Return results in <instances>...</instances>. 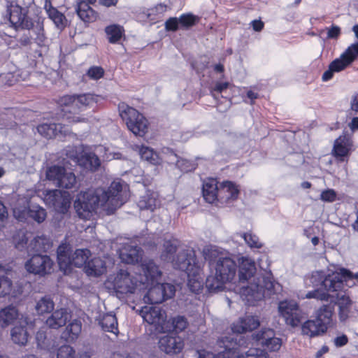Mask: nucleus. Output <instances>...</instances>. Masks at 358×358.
Segmentation results:
<instances>
[{"instance_id": "f257e3e1", "label": "nucleus", "mask_w": 358, "mask_h": 358, "mask_svg": "<svg viewBox=\"0 0 358 358\" xmlns=\"http://www.w3.org/2000/svg\"><path fill=\"white\" fill-rule=\"evenodd\" d=\"M128 199L126 187L120 181H113L107 189L98 188L80 193L74 202L78 215L89 219L96 208L101 207L108 215L113 214Z\"/></svg>"}, {"instance_id": "f03ea898", "label": "nucleus", "mask_w": 358, "mask_h": 358, "mask_svg": "<svg viewBox=\"0 0 358 358\" xmlns=\"http://www.w3.org/2000/svg\"><path fill=\"white\" fill-rule=\"evenodd\" d=\"M255 262L248 257L238 259V283L235 292L238 293L243 300L252 304L259 301L265 295L275 292V285L270 273H256Z\"/></svg>"}, {"instance_id": "7ed1b4c3", "label": "nucleus", "mask_w": 358, "mask_h": 358, "mask_svg": "<svg viewBox=\"0 0 358 358\" xmlns=\"http://www.w3.org/2000/svg\"><path fill=\"white\" fill-rule=\"evenodd\" d=\"M249 343L243 336H231L228 343L224 339L217 341V353L206 350L193 352L197 358H268V353L259 348H250L248 350Z\"/></svg>"}, {"instance_id": "20e7f679", "label": "nucleus", "mask_w": 358, "mask_h": 358, "mask_svg": "<svg viewBox=\"0 0 358 358\" xmlns=\"http://www.w3.org/2000/svg\"><path fill=\"white\" fill-rule=\"evenodd\" d=\"M208 252L210 264L215 268V273L206 278V286L210 292H217L223 289L224 284L231 282L234 279L236 264L231 258L213 248L208 250Z\"/></svg>"}, {"instance_id": "39448f33", "label": "nucleus", "mask_w": 358, "mask_h": 358, "mask_svg": "<svg viewBox=\"0 0 358 358\" xmlns=\"http://www.w3.org/2000/svg\"><path fill=\"white\" fill-rule=\"evenodd\" d=\"M187 277V286L194 293H199L203 287V276L200 264L197 262L192 248L182 249L180 252V271Z\"/></svg>"}, {"instance_id": "423d86ee", "label": "nucleus", "mask_w": 358, "mask_h": 358, "mask_svg": "<svg viewBox=\"0 0 358 358\" xmlns=\"http://www.w3.org/2000/svg\"><path fill=\"white\" fill-rule=\"evenodd\" d=\"M140 315L145 322L153 325L158 332L169 331L179 324V317L166 320V313L159 307L144 306L140 310Z\"/></svg>"}, {"instance_id": "0eeeda50", "label": "nucleus", "mask_w": 358, "mask_h": 358, "mask_svg": "<svg viewBox=\"0 0 358 358\" xmlns=\"http://www.w3.org/2000/svg\"><path fill=\"white\" fill-rule=\"evenodd\" d=\"M119 113L129 131L135 136H143L148 131V122L146 118L135 108L125 103L118 106Z\"/></svg>"}, {"instance_id": "6e6552de", "label": "nucleus", "mask_w": 358, "mask_h": 358, "mask_svg": "<svg viewBox=\"0 0 358 358\" xmlns=\"http://www.w3.org/2000/svg\"><path fill=\"white\" fill-rule=\"evenodd\" d=\"M90 255L87 249H78L71 254V248L67 245H59L57 249L58 264L62 269H66L71 266H83Z\"/></svg>"}, {"instance_id": "1a4fd4ad", "label": "nucleus", "mask_w": 358, "mask_h": 358, "mask_svg": "<svg viewBox=\"0 0 358 358\" xmlns=\"http://www.w3.org/2000/svg\"><path fill=\"white\" fill-rule=\"evenodd\" d=\"M306 287L316 288L322 285L328 292H336L341 290L340 275L336 272L324 275L322 271H314L304 279Z\"/></svg>"}, {"instance_id": "9d476101", "label": "nucleus", "mask_w": 358, "mask_h": 358, "mask_svg": "<svg viewBox=\"0 0 358 358\" xmlns=\"http://www.w3.org/2000/svg\"><path fill=\"white\" fill-rule=\"evenodd\" d=\"M46 178L59 188L67 189L78 188L75 174L61 166L55 165L48 168Z\"/></svg>"}, {"instance_id": "9b49d317", "label": "nucleus", "mask_w": 358, "mask_h": 358, "mask_svg": "<svg viewBox=\"0 0 358 358\" xmlns=\"http://www.w3.org/2000/svg\"><path fill=\"white\" fill-rule=\"evenodd\" d=\"M111 283L113 288L120 294L134 293L138 287L144 282L138 280L135 277L123 269H120L114 277H110L108 280Z\"/></svg>"}, {"instance_id": "f8f14e48", "label": "nucleus", "mask_w": 358, "mask_h": 358, "mask_svg": "<svg viewBox=\"0 0 358 358\" xmlns=\"http://www.w3.org/2000/svg\"><path fill=\"white\" fill-rule=\"evenodd\" d=\"M26 8L20 6L16 3L8 2L6 6V16L15 29H30L33 27V22L27 15Z\"/></svg>"}, {"instance_id": "ddd939ff", "label": "nucleus", "mask_w": 358, "mask_h": 358, "mask_svg": "<svg viewBox=\"0 0 358 358\" xmlns=\"http://www.w3.org/2000/svg\"><path fill=\"white\" fill-rule=\"evenodd\" d=\"M30 255L31 257L24 264L27 272L41 276L50 273L53 262L49 256L37 253Z\"/></svg>"}, {"instance_id": "4468645a", "label": "nucleus", "mask_w": 358, "mask_h": 358, "mask_svg": "<svg viewBox=\"0 0 358 358\" xmlns=\"http://www.w3.org/2000/svg\"><path fill=\"white\" fill-rule=\"evenodd\" d=\"M353 150L354 142L352 136L345 134L334 141L331 154L338 162H348Z\"/></svg>"}, {"instance_id": "2eb2a0df", "label": "nucleus", "mask_w": 358, "mask_h": 358, "mask_svg": "<svg viewBox=\"0 0 358 358\" xmlns=\"http://www.w3.org/2000/svg\"><path fill=\"white\" fill-rule=\"evenodd\" d=\"M175 287L171 284L157 283L150 288L144 296L143 300L148 303H160L167 299L171 298L175 294Z\"/></svg>"}, {"instance_id": "dca6fc26", "label": "nucleus", "mask_w": 358, "mask_h": 358, "mask_svg": "<svg viewBox=\"0 0 358 358\" xmlns=\"http://www.w3.org/2000/svg\"><path fill=\"white\" fill-rule=\"evenodd\" d=\"M278 310L286 324L292 327L297 326L303 317L302 311L297 303L293 300L280 301L278 305Z\"/></svg>"}, {"instance_id": "f3484780", "label": "nucleus", "mask_w": 358, "mask_h": 358, "mask_svg": "<svg viewBox=\"0 0 358 358\" xmlns=\"http://www.w3.org/2000/svg\"><path fill=\"white\" fill-rule=\"evenodd\" d=\"M252 339L270 352H277L282 346V340L275 335L271 329H262L252 335Z\"/></svg>"}, {"instance_id": "a211bd4d", "label": "nucleus", "mask_w": 358, "mask_h": 358, "mask_svg": "<svg viewBox=\"0 0 358 358\" xmlns=\"http://www.w3.org/2000/svg\"><path fill=\"white\" fill-rule=\"evenodd\" d=\"M45 201L60 213H66L71 203L69 195L59 189L48 191L45 196Z\"/></svg>"}, {"instance_id": "6ab92c4d", "label": "nucleus", "mask_w": 358, "mask_h": 358, "mask_svg": "<svg viewBox=\"0 0 358 358\" xmlns=\"http://www.w3.org/2000/svg\"><path fill=\"white\" fill-rule=\"evenodd\" d=\"M260 325V322L257 317L246 315L239 319V320L234 323L231 327L233 334L229 336H222L219 339H224L225 344L228 343L231 336H234L236 338L237 336H242L241 334L245 331H251L257 329Z\"/></svg>"}, {"instance_id": "aec40b11", "label": "nucleus", "mask_w": 358, "mask_h": 358, "mask_svg": "<svg viewBox=\"0 0 358 358\" xmlns=\"http://www.w3.org/2000/svg\"><path fill=\"white\" fill-rule=\"evenodd\" d=\"M66 155L79 166L92 171H96L101 164L99 157L92 152H85L79 156L73 148H69Z\"/></svg>"}, {"instance_id": "412c9836", "label": "nucleus", "mask_w": 358, "mask_h": 358, "mask_svg": "<svg viewBox=\"0 0 358 358\" xmlns=\"http://www.w3.org/2000/svg\"><path fill=\"white\" fill-rule=\"evenodd\" d=\"M122 262L126 264L138 263L142 259L143 250L136 244L128 241L122 244L118 250Z\"/></svg>"}, {"instance_id": "4be33fe9", "label": "nucleus", "mask_w": 358, "mask_h": 358, "mask_svg": "<svg viewBox=\"0 0 358 358\" xmlns=\"http://www.w3.org/2000/svg\"><path fill=\"white\" fill-rule=\"evenodd\" d=\"M24 320L15 306L8 305L0 310V327L6 328L10 325H15Z\"/></svg>"}, {"instance_id": "5701e85b", "label": "nucleus", "mask_w": 358, "mask_h": 358, "mask_svg": "<svg viewBox=\"0 0 358 358\" xmlns=\"http://www.w3.org/2000/svg\"><path fill=\"white\" fill-rule=\"evenodd\" d=\"M71 318V314L68 309L61 308L52 311V314L47 318L45 323L49 328L58 329L65 326Z\"/></svg>"}, {"instance_id": "b1692460", "label": "nucleus", "mask_w": 358, "mask_h": 358, "mask_svg": "<svg viewBox=\"0 0 358 358\" xmlns=\"http://www.w3.org/2000/svg\"><path fill=\"white\" fill-rule=\"evenodd\" d=\"M177 328L166 331L167 334L160 338L159 341V347L161 350L165 352L166 354L176 353L178 347V332ZM166 333V331L164 332Z\"/></svg>"}, {"instance_id": "393cba45", "label": "nucleus", "mask_w": 358, "mask_h": 358, "mask_svg": "<svg viewBox=\"0 0 358 358\" xmlns=\"http://www.w3.org/2000/svg\"><path fill=\"white\" fill-rule=\"evenodd\" d=\"M336 292L334 300L331 303H335L338 306L339 318L341 321H345L352 314V303L350 298L342 292Z\"/></svg>"}, {"instance_id": "a878e982", "label": "nucleus", "mask_w": 358, "mask_h": 358, "mask_svg": "<svg viewBox=\"0 0 358 358\" xmlns=\"http://www.w3.org/2000/svg\"><path fill=\"white\" fill-rule=\"evenodd\" d=\"M239 194L238 187L231 181H224L220 184L219 201L222 203H229L236 200Z\"/></svg>"}, {"instance_id": "bb28decb", "label": "nucleus", "mask_w": 358, "mask_h": 358, "mask_svg": "<svg viewBox=\"0 0 358 358\" xmlns=\"http://www.w3.org/2000/svg\"><path fill=\"white\" fill-rule=\"evenodd\" d=\"M203 196L209 203L219 201L220 185L215 178H208L203 183Z\"/></svg>"}, {"instance_id": "cd10ccee", "label": "nucleus", "mask_w": 358, "mask_h": 358, "mask_svg": "<svg viewBox=\"0 0 358 358\" xmlns=\"http://www.w3.org/2000/svg\"><path fill=\"white\" fill-rule=\"evenodd\" d=\"M14 215L20 221H23L26 215H28L38 223L43 222L47 215L45 210L37 205H31L27 210H24L21 213H18L17 210H14Z\"/></svg>"}, {"instance_id": "c85d7f7f", "label": "nucleus", "mask_w": 358, "mask_h": 358, "mask_svg": "<svg viewBox=\"0 0 358 358\" xmlns=\"http://www.w3.org/2000/svg\"><path fill=\"white\" fill-rule=\"evenodd\" d=\"M27 324V317H24V320L20 321L12 328L10 337L14 343L22 346L27 343L29 338V334L26 329Z\"/></svg>"}, {"instance_id": "c756f323", "label": "nucleus", "mask_w": 358, "mask_h": 358, "mask_svg": "<svg viewBox=\"0 0 358 358\" xmlns=\"http://www.w3.org/2000/svg\"><path fill=\"white\" fill-rule=\"evenodd\" d=\"M51 247L50 239L44 235L32 237L27 247V253H38L45 252Z\"/></svg>"}, {"instance_id": "7c9ffc66", "label": "nucleus", "mask_w": 358, "mask_h": 358, "mask_svg": "<svg viewBox=\"0 0 358 358\" xmlns=\"http://www.w3.org/2000/svg\"><path fill=\"white\" fill-rule=\"evenodd\" d=\"M106 262L99 257L89 261L85 266V271L87 275L99 276L106 271Z\"/></svg>"}, {"instance_id": "2f4dec72", "label": "nucleus", "mask_w": 358, "mask_h": 358, "mask_svg": "<svg viewBox=\"0 0 358 358\" xmlns=\"http://www.w3.org/2000/svg\"><path fill=\"white\" fill-rule=\"evenodd\" d=\"M63 129H64V127L61 124L55 123H43L37 127L38 132L47 138H52L59 133L66 134V130H63Z\"/></svg>"}, {"instance_id": "473e14b6", "label": "nucleus", "mask_w": 358, "mask_h": 358, "mask_svg": "<svg viewBox=\"0 0 358 358\" xmlns=\"http://www.w3.org/2000/svg\"><path fill=\"white\" fill-rule=\"evenodd\" d=\"M325 327L317 318L309 320L302 325V332L310 337L323 334L327 331Z\"/></svg>"}, {"instance_id": "72a5a7b5", "label": "nucleus", "mask_w": 358, "mask_h": 358, "mask_svg": "<svg viewBox=\"0 0 358 358\" xmlns=\"http://www.w3.org/2000/svg\"><path fill=\"white\" fill-rule=\"evenodd\" d=\"M99 324L105 331L113 333L115 336L119 334L117 320L114 314L103 315L99 320Z\"/></svg>"}, {"instance_id": "f704fd0d", "label": "nucleus", "mask_w": 358, "mask_h": 358, "mask_svg": "<svg viewBox=\"0 0 358 358\" xmlns=\"http://www.w3.org/2000/svg\"><path fill=\"white\" fill-rule=\"evenodd\" d=\"M76 10L79 17L84 22H93L96 19V13L85 1L78 2Z\"/></svg>"}, {"instance_id": "c9c22d12", "label": "nucleus", "mask_w": 358, "mask_h": 358, "mask_svg": "<svg viewBox=\"0 0 358 358\" xmlns=\"http://www.w3.org/2000/svg\"><path fill=\"white\" fill-rule=\"evenodd\" d=\"M155 192H148L145 195L141 197L138 202V206L141 210H149L153 211L159 206V201L157 199Z\"/></svg>"}, {"instance_id": "e433bc0d", "label": "nucleus", "mask_w": 358, "mask_h": 358, "mask_svg": "<svg viewBox=\"0 0 358 358\" xmlns=\"http://www.w3.org/2000/svg\"><path fill=\"white\" fill-rule=\"evenodd\" d=\"M82 330V324L79 320H74L66 327L62 334V337L68 342L76 341Z\"/></svg>"}, {"instance_id": "4c0bfd02", "label": "nucleus", "mask_w": 358, "mask_h": 358, "mask_svg": "<svg viewBox=\"0 0 358 358\" xmlns=\"http://www.w3.org/2000/svg\"><path fill=\"white\" fill-rule=\"evenodd\" d=\"M96 102V97L91 94L76 95L74 113L85 110Z\"/></svg>"}, {"instance_id": "58836bf2", "label": "nucleus", "mask_w": 358, "mask_h": 358, "mask_svg": "<svg viewBox=\"0 0 358 358\" xmlns=\"http://www.w3.org/2000/svg\"><path fill=\"white\" fill-rule=\"evenodd\" d=\"M55 303L48 296L41 297L36 300L35 310L38 315L50 313L54 310Z\"/></svg>"}, {"instance_id": "ea45409f", "label": "nucleus", "mask_w": 358, "mask_h": 358, "mask_svg": "<svg viewBox=\"0 0 358 358\" xmlns=\"http://www.w3.org/2000/svg\"><path fill=\"white\" fill-rule=\"evenodd\" d=\"M334 310V306L324 305L317 311L316 318L327 328L331 322Z\"/></svg>"}, {"instance_id": "a19ab883", "label": "nucleus", "mask_w": 358, "mask_h": 358, "mask_svg": "<svg viewBox=\"0 0 358 358\" xmlns=\"http://www.w3.org/2000/svg\"><path fill=\"white\" fill-rule=\"evenodd\" d=\"M336 273L340 275V281L341 282V290L343 289L344 284L351 287L355 285L356 281H358V272L353 273L348 269L340 268Z\"/></svg>"}, {"instance_id": "79ce46f5", "label": "nucleus", "mask_w": 358, "mask_h": 358, "mask_svg": "<svg viewBox=\"0 0 358 358\" xmlns=\"http://www.w3.org/2000/svg\"><path fill=\"white\" fill-rule=\"evenodd\" d=\"M32 234L27 231H20L13 237V243L15 248L19 250H27L28 241H31Z\"/></svg>"}, {"instance_id": "37998d69", "label": "nucleus", "mask_w": 358, "mask_h": 358, "mask_svg": "<svg viewBox=\"0 0 358 358\" xmlns=\"http://www.w3.org/2000/svg\"><path fill=\"white\" fill-rule=\"evenodd\" d=\"M57 358H76V350L69 345H62L57 351ZM78 358H91L90 355L84 352L80 354Z\"/></svg>"}, {"instance_id": "c03bdc74", "label": "nucleus", "mask_w": 358, "mask_h": 358, "mask_svg": "<svg viewBox=\"0 0 358 358\" xmlns=\"http://www.w3.org/2000/svg\"><path fill=\"white\" fill-rule=\"evenodd\" d=\"M36 340L38 346L44 350H50L55 347L51 341L47 338V329L45 328L40 329L36 335Z\"/></svg>"}, {"instance_id": "a18cd8bd", "label": "nucleus", "mask_w": 358, "mask_h": 358, "mask_svg": "<svg viewBox=\"0 0 358 358\" xmlns=\"http://www.w3.org/2000/svg\"><path fill=\"white\" fill-rule=\"evenodd\" d=\"M141 268L148 281L152 280L159 274L158 267L152 260L144 261Z\"/></svg>"}, {"instance_id": "49530a36", "label": "nucleus", "mask_w": 358, "mask_h": 358, "mask_svg": "<svg viewBox=\"0 0 358 358\" xmlns=\"http://www.w3.org/2000/svg\"><path fill=\"white\" fill-rule=\"evenodd\" d=\"M105 31L108 36L109 42L115 43L122 38L124 30L121 26L113 24L108 26Z\"/></svg>"}, {"instance_id": "de8ad7c7", "label": "nucleus", "mask_w": 358, "mask_h": 358, "mask_svg": "<svg viewBox=\"0 0 358 358\" xmlns=\"http://www.w3.org/2000/svg\"><path fill=\"white\" fill-rule=\"evenodd\" d=\"M303 299H316L320 301H330L332 302L334 300L331 299V298H334V294H329L324 292L321 291L320 289L316 288L313 291H310L306 294L304 296H302Z\"/></svg>"}, {"instance_id": "09e8293b", "label": "nucleus", "mask_w": 358, "mask_h": 358, "mask_svg": "<svg viewBox=\"0 0 358 358\" xmlns=\"http://www.w3.org/2000/svg\"><path fill=\"white\" fill-rule=\"evenodd\" d=\"M351 64V59L347 57L345 52H343L340 57L334 59L329 65L334 69V71L340 72Z\"/></svg>"}, {"instance_id": "8fccbe9b", "label": "nucleus", "mask_w": 358, "mask_h": 358, "mask_svg": "<svg viewBox=\"0 0 358 358\" xmlns=\"http://www.w3.org/2000/svg\"><path fill=\"white\" fill-rule=\"evenodd\" d=\"M199 21V17L197 15L188 13L180 15V29H187L195 24Z\"/></svg>"}, {"instance_id": "3c124183", "label": "nucleus", "mask_w": 358, "mask_h": 358, "mask_svg": "<svg viewBox=\"0 0 358 358\" xmlns=\"http://www.w3.org/2000/svg\"><path fill=\"white\" fill-rule=\"evenodd\" d=\"M47 12L50 19L52 20V21L57 27H64L66 17L62 13L59 12L57 9L52 8L51 6H50V8L47 9Z\"/></svg>"}, {"instance_id": "603ef678", "label": "nucleus", "mask_w": 358, "mask_h": 358, "mask_svg": "<svg viewBox=\"0 0 358 358\" xmlns=\"http://www.w3.org/2000/svg\"><path fill=\"white\" fill-rule=\"evenodd\" d=\"M164 250L162 253V258L165 261L172 262L174 260V254L176 252V243L171 241H165L164 243Z\"/></svg>"}, {"instance_id": "864d4df0", "label": "nucleus", "mask_w": 358, "mask_h": 358, "mask_svg": "<svg viewBox=\"0 0 358 358\" xmlns=\"http://www.w3.org/2000/svg\"><path fill=\"white\" fill-rule=\"evenodd\" d=\"M138 152L142 159L150 162L152 164L157 162V155L150 148L141 146L139 148Z\"/></svg>"}, {"instance_id": "5fc2aeb1", "label": "nucleus", "mask_w": 358, "mask_h": 358, "mask_svg": "<svg viewBox=\"0 0 358 358\" xmlns=\"http://www.w3.org/2000/svg\"><path fill=\"white\" fill-rule=\"evenodd\" d=\"M246 244L251 248H261L262 243L259 238L252 233H244L241 235Z\"/></svg>"}, {"instance_id": "6e6d98bb", "label": "nucleus", "mask_w": 358, "mask_h": 358, "mask_svg": "<svg viewBox=\"0 0 358 358\" xmlns=\"http://www.w3.org/2000/svg\"><path fill=\"white\" fill-rule=\"evenodd\" d=\"M12 285V281L8 277L0 275V297L10 294Z\"/></svg>"}, {"instance_id": "4d7b16f0", "label": "nucleus", "mask_w": 358, "mask_h": 358, "mask_svg": "<svg viewBox=\"0 0 358 358\" xmlns=\"http://www.w3.org/2000/svg\"><path fill=\"white\" fill-rule=\"evenodd\" d=\"M59 103L62 106H69L70 113H74L76 105V95H66L59 99Z\"/></svg>"}, {"instance_id": "13d9d810", "label": "nucleus", "mask_w": 358, "mask_h": 358, "mask_svg": "<svg viewBox=\"0 0 358 358\" xmlns=\"http://www.w3.org/2000/svg\"><path fill=\"white\" fill-rule=\"evenodd\" d=\"M103 69L100 66H92L87 71V76L93 80H98L103 76Z\"/></svg>"}, {"instance_id": "bf43d9fd", "label": "nucleus", "mask_w": 358, "mask_h": 358, "mask_svg": "<svg viewBox=\"0 0 358 358\" xmlns=\"http://www.w3.org/2000/svg\"><path fill=\"white\" fill-rule=\"evenodd\" d=\"M344 52L352 63L358 57V42L350 45Z\"/></svg>"}, {"instance_id": "052dcab7", "label": "nucleus", "mask_w": 358, "mask_h": 358, "mask_svg": "<svg viewBox=\"0 0 358 358\" xmlns=\"http://www.w3.org/2000/svg\"><path fill=\"white\" fill-rule=\"evenodd\" d=\"M320 199L323 201L333 202L336 199V192L332 189H328L322 192Z\"/></svg>"}, {"instance_id": "680f3d73", "label": "nucleus", "mask_w": 358, "mask_h": 358, "mask_svg": "<svg viewBox=\"0 0 358 358\" xmlns=\"http://www.w3.org/2000/svg\"><path fill=\"white\" fill-rule=\"evenodd\" d=\"M167 10V6L164 3L157 4L155 8L148 10L146 16L148 18H150V15L152 14H162L166 12Z\"/></svg>"}, {"instance_id": "e2e57ef3", "label": "nucleus", "mask_w": 358, "mask_h": 358, "mask_svg": "<svg viewBox=\"0 0 358 358\" xmlns=\"http://www.w3.org/2000/svg\"><path fill=\"white\" fill-rule=\"evenodd\" d=\"M229 85L230 84L228 82L217 83L211 90L213 96L215 97V93H222L229 87Z\"/></svg>"}, {"instance_id": "0e129e2a", "label": "nucleus", "mask_w": 358, "mask_h": 358, "mask_svg": "<svg viewBox=\"0 0 358 358\" xmlns=\"http://www.w3.org/2000/svg\"><path fill=\"white\" fill-rule=\"evenodd\" d=\"M195 164L188 160L180 159V171L189 172L194 170Z\"/></svg>"}, {"instance_id": "69168bd1", "label": "nucleus", "mask_w": 358, "mask_h": 358, "mask_svg": "<svg viewBox=\"0 0 358 358\" xmlns=\"http://www.w3.org/2000/svg\"><path fill=\"white\" fill-rule=\"evenodd\" d=\"M327 38H337L341 34V29L336 25H332L329 28H327Z\"/></svg>"}, {"instance_id": "338daca9", "label": "nucleus", "mask_w": 358, "mask_h": 358, "mask_svg": "<svg viewBox=\"0 0 358 358\" xmlns=\"http://www.w3.org/2000/svg\"><path fill=\"white\" fill-rule=\"evenodd\" d=\"M178 26V20L176 17H171L165 23V27L168 31H175Z\"/></svg>"}, {"instance_id": "774afa93", "label": "nucleus", "mask_w": 358, "mask_h": 358, "mask_svg": "<svg viewBox=\"0 0 358 358\" xmlns=\"http://www.w3.org/2000/svg\"><path fill=\"white\" fill-rule=\"evenodd\" d=\"M350 108L352 110L358 113V92L355 93L351 99Z\"/></svg>"}]
</instances>
